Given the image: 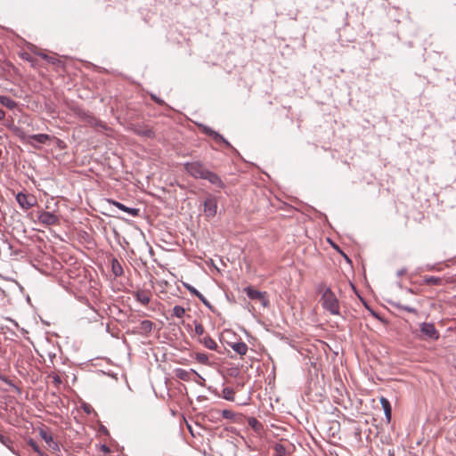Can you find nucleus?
Here are the masks:
<instances>
[{
    "label": "nucleus",
    "instance_id": "obj_1",
    "mask_svg": "<svg viewBox=\"0 0 456 456\" xmlns=\"http://www.w3.org/2000/svg\"><path fill=\"white\" fill-rule=\"evenodd\" d=\"M320 291L322 292L321 303L322 307L333 315L340 314L339 302L336 295L328 287L323 286Z\"/></svg>",
    "mask_w": 456,
    "mask_h": 456
},
{
    "label": "nucleus",
    "instance_id": "obj_2",
    "mask_svg": "<svg viewBox=\"0 0 456 456\" xmlns=\"http://www.w3.org/2000/svg\"><path fill=\"white\" fill-rule=\"evenodd\" d=\"M184 169L196 179H203L208 170L200 161L186 162L184 164Z\"/></svg>",
    "mask_w": 456,
    "mask_h": 456
},
{
    "label": "nucleus",
    "instance_id": "obj_3",
    "mask_svg": "<svg viewBox=\"0 0 456 456\" xmlns=\"http://www.w3.org/2000/svg\"><path fill=\"white\" fill-rule=\"evenodd\" d=\"M244 292L250 299L259 301L264 307H266L269 305L266 292L256 290L250 286L245 288Z\"/></svg>",
    "mask_w": 456,
    "mask_h": 456
},
{
    "label": "nucleus",
    "instance_id": "obj_4",
    "mask_svg": "<svg viewBox=\"0 0 456 456\" xmlns=\"http://www.w3.org/2000/svg\"><path fill=\"white\" fill-rule=\"evenodd\" d=\"M420 332L427 338L433 340H436L439 338V332L433 323L422 322L420 324Z\"/></svg>",
    "mask_w": 456,
    "mask_h": 456
},
{
    "label": "nucleus",
    "instance_id": "obj_5",
    "mask_svg": "<svg viewBox=\"0 0 456 456\" xmlns=\"http://www.w3.org/2000/svg\"><path fill=\"white\" fill-rule=\"evenodd\" d=\"M40 437L46 443L48 448L53 452H60V446L57 442L53 440V437L51 434H49L45 429H39Z\"/></svg>",
    "mask_w": 456,
    "mask_h": 456
},
{
    "label": "nucleus",
    "instance_id": "obj_6",
    "mask_svg": "<svg viewBox=\"0 0 456 456\" xmlns=\"http://www.w3.org/2000/svg\"><path fill=\"white\" fill-rule=\"evenodd\" d=\"M217 210V201L215 197L209 196L204 201V213L208 217L216 216Z\"/></svg>",
    "mask_w": 456,
    "mask_h": 456
},
{
    "label": "nucleus",
    "instance_id": "obj_7",
    "mask_svg": "<svg viewBox=\"0 0 456 456\" xmlns=\"http://www.w3.org/2000/svg\"><path fill=\"white\" fill-rule=\"evenodd\" d=\"M16 200H17L19 205L23 209H26V210L29 209L37 203V200L34 196H28L21 192L17 194Z\"/></svg>",
    "mask_w": 456,
    "mask_h": 456
},
{
    "label": "nucleus",
    "instance_id": "obj_8",
    "mask_svg": "<svg viewBox=\"0 0 456 456\" xmlns=\"http://www.w3.org/2000/svg\"><path fill=\"white\" fill-rule=\"evenodd\" d=\"M38 220L45 225H55L59 223V217L51 212L43 211L38 215Z\"/></svg>",
    "mask_w": 456,
    "mask_h": 456
},
{
    "label": "nucleus",
    "instance_id": "obj_9",
    "mask_svg": "<svg viewBox=\"0 0 456 456\" xmlns=\"http://www.w3.org/2000/svg\"><path fill=\"white\" fill-rule=\"evenodd\" d=\"M203 179L208 180L209 183H211L212 184L217 186L218 188H224V183L221 180L220 176L218 175H216V173L211 172L210 170L207 171V173H206V175H205Z\"/></svg>",
    "mask_w": 456,
    "mask_h": 456
},
{
    "label": "nucleus",
    "instance_id": "obj_10",
    "mask_svg": "<svg viewBox=\"0 0 456 456\" xmlns=\"http://www.w3.org/2000/svg\"><path fill=\"white\" fill-rule=\"evenodd\" d=\"M203 131L205 134L211 136L216 142H224L226 146H230V143L219 133L214 131L210 127L204 126Z\"/></svg>",
    "mask_w": 456,
    "mask_h": 456
},
{
    "label": "nucleus",
    "instance_id": "obj_11",
    "mask_svg": "<svg viewBox=\"0 0 456 456\" xmlns=\"http://www.w3.org/2000/svg\"><path fill=\"white\" fill-rule=\"evenodd\" d=\"M135 297L141 304L147 305L151 297V294L149 290L141 289L135 292Z\"/></svg>",
    "mask_w": 456,
    "mask_h": 456
},
{
    "label": "nucleus",
    "instance_id": "obj_12",
    "mask_svg": "<svg viewBox=\"0 0 456 456\" xmlns=\"http://www.w3.org/2000/svg\"><path fill=\"white\" fill-rule=\"evenodd\" d=\"M113 205L116 206L118 208H119L120 210L124 211V212H126L128 213L130 216H139V208H128L126 206H125L124 204L120 203V202H118V201H112Z\"/></svg>",
    "mask_w": 456,
    "mask_h": 456
},
{
    "label": "nucleus",
    "instance_id": "obj_13",
    "mask_svg": "<svg viewBox=\"0 0 456 456\" xmlns=\"http://www.w3.org/2000/svg\"><path fill=\"white\" fill-rule=\"evenodd\" d=\"M50 140V136L46 134H32L28 137V141L31 144H33L32 142H36L40 144L46 143Z\"/></svg>",
    "mask_w": 456,
    "mask_h": 456
},
{
    "label": "nucleus",
    "instance_id": "obj_14",
    "mask_svg": "<svg viewBox=\"0 0 456 456\" xmlns=\"http://www.w3.org/2000/svg\"><path fill=\"white\" fill-rule=\"evenodd\" d=\"M200 342L204 345L205 347H207L209 350H217V344L216 342L208 335L203 337L200 339Z\"/></svg>",
    "mask_w": 456,
    "mask_h": 456
},
{
    "label": "nucleus",
    "instance_id": "obj_15",
    "mask_svg": "<svg viewBox=\"0 0 456 456\" xmlns=\"http://www.w3.org/2000/svg\"><path fill=\"white\" fill-rule=\"evenodd\" d=\"M231 347L240 355H245L248 352V346L244 342H236L231 345Z\"/></svg>",
    "mask_w": 456,
    "mask_h": 456
},
{
    "label": "nucleus",
    "instance_id": "obj_16",
    "mask_svg": "<svg viewBox=\"0 0 456 456\" xmlns=\"http://www.w3.org/2000/svg\"><path fill=\"white\" fill-rule=\"evenodd\" d=\"M196 373V371L194 370H186L184 369H176L175 370V376L182 379V380H184V381H188L190 380L191 379V373Z\"/></svg>",
    "mask_w": 456,
    "mask_h": 456
},
{
    "label": "nucleus",
    "instance_id": "obj_17",
    "mask_svg": "<svg viewBox=\"0 0 456 456\" xmlns=\"http://www.w3.org/2000/svg\"><path fill=\"white\" fill-rule=\"evenodd\" d=\"M380 403L382 405L387 421H390L392 409L389 401L385 397H381Z\"/></svg>",
    "mask_w": 456,
    "mask_h": 456
},
{
    "label": "nucleus",
    "instance_id": "obj_18",
    "mask_svg": "<svg viewBox=\"0 0 456 456\" xmlns=\"http://www.w3.org/2000/svg\"><path fill=\"white\" fill-rule=\"evenodd\" d=\"M0 104L8 108L9 110H13L17 107V102L9 98L8 96L0 95Z\"/></svg>",
    "mask_w": 456,
    "mask_h": 456
},
{
    "label": "nucleus",
    "instance_id": "obj_19",
    "mask_svg": "<svg viewBox=\"0 0 456 456\" xmlns=\"http://www.w3.org/2000/svg\"><path fill=\"white\" fill-rule=\"evenodd\" d=\"M288 450L284 444L278 443L273 445V456H288Z\"/></svg>",
    "mask_w": 456,
    "mask_h": 456
},
{
    "label": "nucleus",
    "instance_id": "obj_20",
    "mask_svg": "<svg viewBox=\"0 0 456 456\" xmlns=\"http://www.w3.org/2000/svg\"><path fill=\"white\" fill-rule=\"evenodd\" d=\"M111 271L116 277L121 276L123 274V268L121 264L117 259H112L111 261Z\"/></svg>",
    "mask_w": 456,
    "mask_h": 456
},
{
    "label": "nucleus",
    "instance_id": "obj_21",
    "mask_svg": "<svg viewBox=\"0 0 456 456\" xmlns=\"http://www.w3.org/2000/svg\"><path fill=\"white\" fill-rule=\"evenodd\" d=\"M39 56H41V58H43L48 63H51L53 65H55V66L62 65V62L57 57H55V56L47 55V54L43 53H39Z\"/></svg>",
    "mask_w": 456,
    "mask_h": 456
},
{
    "label": "nucleus",
    "instance_id": "obj_22",
    "mask_svg": "<svg viewBox=\"0 0 456 456\" xmlns=\"http://www.w3.org/2000/svg\"><path fill=\"white\" fill-rule=\"evenodd\" d=\"M135 133L139 135L147 137V138H152L154 136V132L148 127H139L135 129Z\"/></svg>",
    "mask_w": 456,
    "mask_h": 456
},
{
    "label": "nucleus",
    "instance_id": "obj_23",
    "mask_svg": "<svg viewBox=\"0 0 456 456\" xmlns=\"http://www.w3.org/2000/svg\"><path fill=\"white\" fill-rule=\"evenodd\" d=\"M424 283L427 285H442V279L436 276H426L424 277Z\"/></svg>",
    "mask_w": 456,
    "mask_h": 456
},
{
    "label": "nucleus",
    "instance_id": "obj_24",
    "mask_svg": "<svg viewBox=\"0 0 456 456\" xmlns=\"http://www.w3.org/2000/svg\"><path fill=\"white\" fill-rule=\"evenodd\" d=\"M152 328H153V322L151 321L144 320V321L141 322V323H140V329L144 333L151 332Z\"/></svg>",
    "mask_w": 456,
    "mask_h": 456
},
{
    "label": "nucleus",
    "instance_id": "obj_25",
    "mask_svg": "<svg viewBox=\"0 0 456 456\" xmlns=\"http://www.w3.org/2000/svg\"><path fill=\"white\" fill-rule=\"evenodd\" d=\"M195 359L197 360L198 362L201 364L208 365L209 363L208 356L204 353H196Z\"/></svg>",
    "mask_w": 456,
    "mask_h": 456
},
{
    "label": "nucleus",
    "instance_id": "obj_26",
    "mask_svg": "<svg viewBox=\"0 0 456 456\" xmlns=\"http://www.w3.org/2000/svg\"><path fill=\"white\" fill-rule=\"evenodd\" d=\"M223 397L228 401H234V391L232 388L224 387L223 389Z\"/></svg>",
    "mask_w": 456,
    "mask_h": 456
},
{
    "label": "nucleus",
    "instance_id": "obj_27",
    "mask_svg": "<svg viewBox=\"0 0 456 456\" xmlns=\"http://www.w3.org/2000/svg\"><path fill=\"white\" fill-rule=\"evenodd\" d=\"M172 312L174 316L177 318H183L185 314V309L181 305H175L174 306Z\"/></svg>",
    "mask_w": 456,
    "mask_h": 456
},
{
    "label": "nucleus",
    "instance_id": "obj_28",
    "mask_svg": "<svg viewBox=\"0 0 456 456\" xmlns=\"http://www.w3.org/2000/svg\"><path fill=\"white\" fill-rule=\"evenodd\" d=\"M396 307L404 310L408 313L417 314V309L409 305H402L401 303L396 304Z\"/></svg>",
    "mask_w": 456,
    "mask_h": 456
},
{
    "label": "nucleus",
    "instance_id": "obj_29",
    "mask_svg": "<svg viewBox=\"0 0 456 456\" xmlns=\"http://www.w3.org/2000/svg\"><path fill=\"white\" fill-rule=\"evenodd\" d=\"M28 444L33 449L34 452H36L38 455L42 456L43 452L39 449L38 445L33 439H29L28 441Z\"/></svg>",
    "mask_w": 456,
    "mask_h": 456
},
{
    "label": "nucleus",
    "instance_id": "obj_30",
    "mask_svg": "<svg viewBox=\"0 0 456 456\" xmlns=\"http://www.w3.org/2000/svg\"><path fill=\"white\" fill-rule=\"evenodd\" d=\"M0 442L4 445H5L9 449H11V444H12V440L9 437L5 436L4 435H3L1 433H0Z\"/></svg>",
    "mask_w": 456,
    "mask_h": 456
},
{
    "label": "nucleus",
    "instance_id": "obj_31",
    "mask_svg": "<svg viewBox=\"0 0 456 456\" xmlns=\"http://www.w3.org/2000/svg\"><path fill=\"white\" fill-rule=\"evenodd\" d=\"M184 288L193 296H198L200 292L191 285L188 283H183Z\"/></svg>",
    "mask_w": 456,
    "mask_h": 456
},
{
    "label": "nucleus",
    "instance_id": "obj_32",
    "mask_svg": "<svg viewBox=\"0 0 456 456\" xmlns=\"http://www.w3.org/2000/svg\"><path fill=\"white\" fill-rule=\"evenodd\" d=\"M248 424L255 429L258 430L261 427V424L254 418L249 419Z\"/></svg>",
    "mask_w": 456,
    "mask_h": 456
},
{
    "label": "nucleus",
    "instance_id": "obj_33",
    "mask_svg": "<svg viewBox=\"0 0 456 456\" xmlns=\"http://www.w3.org/2000/svg\"><path fill=\"white\" fill-rule=\"evenodd\" d=\"M0 379L4 382L6 383L7 385H9L10 387H12L16 392L18 393H20V387H18L16 385H14L11 380H9L8 379H5V378H1Z\"/></svg>",
    "mask_w": 456,
    "mask_h": 456
},
{
    "label": "nucleus",
    "instance_id": "obj_34",
    "mask_svg": "<svg viewBox=\"0 0 456 456\" xmlns=\"http://www.w3.org/2000/svg\"><path fill=\"white\" fill-rule=\"evenodd\" d=\"M197 297L208 308H211L212 305L209 301L200 292Z\"/></svg>",
    "mask_w": 456,
    "mask_h": 456
},
{
    "label": "nucleus",
    "instance_id": "obj_35",
    "mask_svg": "<svg viewBox=\"0 0 456 456\" xmlns=\"http://www.w3.org/2000/svg\"><path fill=\"white\" fill-rule=\"evenodd\" d=\"M204 327L200 323L195 324V333L199 336H202L204 334Z\"/></svg>",
    "mask_w": 456,
    "mask_h": 456
},
{
    "label": "nucleus",
    "instance_id": "obj_36",
    "mask_svg": "<svg viewBox=\"0 0 456 456\" xmlns=\"http://www.w3.org/2000/svg\"><path fill=\"white\" fill-rule=\"evenodd\" d=\"M222 415L225 419H232L234 417V413L230 410H224Z\"/></svg>",
    "mask_w": 456,
    "mask_h": 456
},
{
    "label": "nucleus",
    "instance_id": "obj_37",
    "mask_svg": "<svg viewBox=\"0 0 456 456\" xmlns=\"http://www.w3.org/2000/svg\"><path fill=\"white\" fill-rule=\"evenodd\" d=\"M151 99H152L155 102H157L158 104H159V105H163V104H164V101H163V100H161V99H159V98H158V97H157V96H155V95H151Z\"/></svg>",
    "mask_w": 456,
    "mask_h": 456
},
{
    "label": "nucleus",
    "instance_id": "obj_38",
    "mask_svg": "<svg viewBox=\"0 0 456 456\" xmlns=\"http://www.w3.org/2000/svg\"><path fill=\"white\" fill-rule=\"evenodd\" d=\"M53 382L56 384V385H59L61 383V379L59 376H53Z\"/></svg>",
    "mask_w": 456,
    "mask_h": 456
},
{
    "label": "nucleus",
    "instance_id": "obj_39",
    "mask_svg": "<svg viewBox=\"0 0 456 456\" xmlns=\"http://www.w3.org/2000/svg\"><path fill=\"white\" fill-rule=\"evenodd\" d=\"M5 117V112L0 109V120H3Z\"/></svg>",
    "mask_w": 456,
    "mask_h": 456
},
{
    "label": "nucleus",
    "instance_id": "obj_40",
    "mask_svg": "<svg viewBox=\"0 0 456 456\" xmlns=\"http://www.w3.org/2000/svg\"><path fill=\"white\" fill-rule=\"evenodd\" d=\"M103 452H109V448L106 445L102 446Z\"/></svg>",
    "mask_w": 456,
    "mask_h": 456
}]
</instances>
